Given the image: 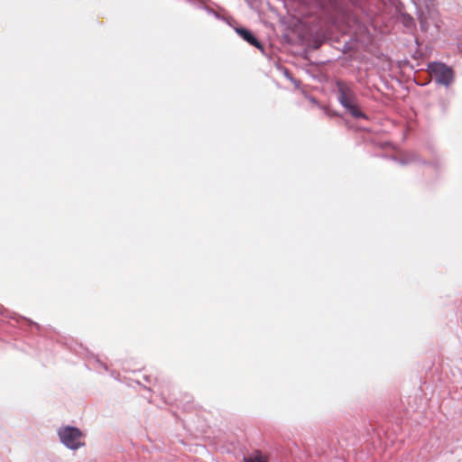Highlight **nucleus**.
Masks as SVG:
<instances>
[{
  "label": "nucleus",
  "instance_id": "nucleus-1",
  "mask_svg": "<svg viewBox=\"0 0 462 462\" xmlns=\"http://www.w3.org/2000/svg\"><path fill=\"white\" fill-rule=\"evenodd\" d=\"M60 441L70 449H78L85 445L83 432L71 426L60 427L58 430Z\"/></svg>",
  "mask_w": 462,
  "mask_h": 462
},
{
  "label": "nucleus",
  "instance_id": "nucleus-2",
  "mask_svg": "<svg viewBox=\"0 0 462 462\" xmlns=\"http://www.w3.org/2000/svg\"><path fill=\"white\" fill-rule=\"evenodd\" d=\"M429 72L435 79L445 86H449L454 80L453 69L442 62H431L428 66Z\"/></svg>",
  "mask_w": 462,
  "mask_h": 462
},
{
  "label": "nucleus",
  "instance_id": "nucleus-3",
  "mask_svg": "<svg viewBox=\"0 0 462 462\" xmlns=\"http://www.w3.org/2000/svg\"><path fill=\"white\" fill-rule=\"evenodd\" d=\"M338 100L344 107H347L356 103V97L349 88L340 84Z\"/></svg>",
  "mask_w": 462,
  "mask_h": 462
},
{
  "label": "nucleus",
  "instance_id": "nucleus-4",
  "mask_svg": "<svg viewBox=\"0 0 462 462\" xmlns=\"http://www.w3.org/2000/svg\"><path fill=\"white\" fill-rule=\"evenodd\" d=\"M236 32L248 43L256 47L259 50H263V44L254 37V35L245 28H237Z\"/></svg>",
  "mask_w": 462,
  "mask_h": 462
},
{
  "label": "nucleus",
  "instance_id": "nucleus-5",
  "mask_svg": "<svg viewBox=\"0 0 462 462\" xmlns=\"http://www.w3.org/2000/svg\"><path fill=\"white\" fill-rule=\"evenodd\" d=\"M245 462H267V457L260 451H255L252 455L244 458Z\"/></svg>",
  "mask_w": 462,
  "mask_h": 462
},
{
  "label": "nucleus",
  "instance_id": "nucleus-6",
  "mask_svg": "<svg viewBox=\"0 0 462 462\" xmlns=\"http://www.w3.org/2000/svg\"><path fill=\"white\" fill-rule=\"evenodd\" d=\"M354 117L360 118L365 117V115L360 111L359 107L356 106V103L353 105L346 107Z\"/></svg>",
  "mask_w": 462,
  "mask_h": 462
}]
</instances>
